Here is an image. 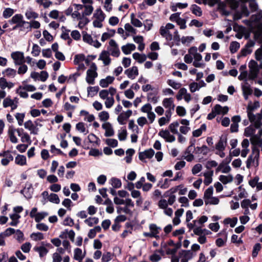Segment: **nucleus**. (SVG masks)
Masks as SVG:
<instances>
[{"mask_svg": "<svg viewBox=\"0 0 262 262\" xmlns=\"http://www.w3.org/2000/svg\"><path fill=\"white\" fill-rule=\"evenodd\" d=\"M262 13L258 15H253L250 20L247 21V25L253 31L255 39L261 43V48H262V24L260 23V19Z\"/></svg>", "mask_w": 262, "mask_h": 262, "instance_id": "nucleus-1", "label": "nucleus"}, {"mask_svg": "<svg viewBox=\"0 0 262 262\" xmlns=\"http://www.w3.org/2000/svg\"><path fill=\"white\" fill-rule=\"evenodd\" d=\"M251 142L255 146L252 148L251 155L248 158L247 161V167H250L251 166H257L258 165V159L259 157V150L256 147V145L261 146L262 140L256 138L255 137L251 138Z\"/></svg>", "mask_w": 262, "mask_h": 262, "instance_id": "nucleus-2", "label": "nucleus"}, {"mask_svg": "<svg viewBox=\"0 0 262 262\" xmlns=\"http://www.w3.org/2000/svg\"><path fill=\"white\" fill-rule=\"evenodd\" d=\"M259 106V103L258 101H255L254 103L250 102H249L247 108L248 118L250 121L254 124L256 128L259 127L261 124V116L258 114L256 115L253 114L252 113V111L258 107Z\"/></svg>", "mask_w": 262, "mask_h": 262, "instance_id": "nucleus-3", "label": "nucleus"}, {"mask_svg": "<svg viewBox=\"0 0 262 262\" xmlns=\"http://www.w3.org/2000/svg\"><path fill=\"white\" fill-rule=\"evenodd\" d=\"M105 18L106 15L101 8H97L95 10L92 17L93 26L96 28H102Z\"/></svg>", "mask_w": 262, "mask_h": 262, "instance_id": "nucleus-4", "label": "nucleus"}, {"mask_svg": "<svg viewBox=\"0 0 262 262\" xmlns=\"http://www.w3.org/2000/svg\"><path fill=\"white\" fill-rule=\"evenodd\" d=\"M82 10L81 4H71L64 11L67 16H71L74 19H79L81 18V15L79 11Z\"/></svg>", "mask_w": 262, "mask_h": 262, "instance_id": "nucleus-5", "label": "nucleus"}, {"mask_svg": "<svg viewBox=\"0 0 262 262\" xmlns=\"http://www.w3.org/2000/svg\"><path fill=\"white\" fill-rule=\"evenodd\" d=\"M188 53L191 56L192 59H194V61L193 62V65L195 68H204L205 67V64L200 62L202 59V55L198 52V49L195 47H192L190 48Z\"/></svg>", "mask_w": 262, "mask_h": 262, "instance_id": "nucleus-6", "label": "nucleus"}, {"mask_svg": "<svg viewBox=\"0 0 262 262\" xmlns=\"http://www.w3.org/2000/svg\"><path fill=\"white\" fill-rule=\"evenodd\" d=\"M97 68L95 63H93L90 68L86 71V81L90 84H94L95 79L97 77L98 74L96 72Z\"/></svg>", "mask_w": 262, "mask_h": 262, "instance_id": "nucleus-7", "label": "nucleus"}, {"mask_svg": "<svg viewBox=\"0 0 262 262\" xmlns=\"http://www.w3.org/2000/svg\"><path fill=\"white\" fill-rule=\"evenodd\" d=\"M249 73L248 74L249 80H254L258 75L259 67L258 63L254 60H251L248 64Z\"/></svg>", "mask_w": 262, "mask_h": 262, "instance_id": "nucleus-8", "label": "nucleus"}, {"mask_svg": "<svg viewBox=\"0 0 262 262\" xmlns=\"http://www.w3.org/2000/svg\"><path fill=\"white\" fill-rule=\"evenodd\" d=\"M108 52L110 53L113 56L118 57L120 55V52L119 47L116 41L114 39H111L109 41V46L107 48Z\"/></svg>", "mask_w": 262, "mask_h": 262, "instance_id": "nucleus-9", "label": "nucleus"}, {"mask_svg": "<svg viewBox=\"0 0 262 262\" xmlns=\"http://www.w3.org/2000/svg\"><path fill=\"white\" fill-rule=\"evenodd\" d=\"M176 98L178 100L184 99L186 102L188 103L191 101L192 97L191 95L187 92L186 89L182 88L179 90L176 95Z\"/></svg>", "mask_w": 262, "mask_h": 262, "instance_id": "nucleus-10", "label": "nucleus"}, {"mask_svg": "<svg viewBox=\"0 0 262 262\" xmlns=\"http://www.w3.org/2000/svg\"><path fill=\"white\" fill-rule=\"evenodd\" d=\"M11 57L15 65H21L25 62L23 52L20 51L13 52L11 54Z\"/></svg>", "mask_w": 262, "mask_h": 262, "instance_id": "nucleus-11", "label": "nucleus"}, {"mask_svg": "<svg viewBox=\"0 0 262 262\" xmlns=\"http://www.w3.org/2000/svg\"><path fill=\"white\" fill-rule=\"evenodd\" d=\"M162 103L163 106L167 109V114H170L172 111H174L175 104L172 98H165L163 100Z\"/></svg>", "mask_w": 262, "mask_h": 262, "instance_id": "nucleus-12", "label": "nucleus"}, {"mask_svg": "<svg viewBox=\"0 0 262 262\" xmlns=\"http://www.w3.org/2000/svg\"><path fill=\"white\" fill-rule=\"evenodd\" d=\"M82 39L84 42L98 48L101 46V43L97 40H94L91 35L86 33H83L82 35Z\"/></svg>", "mask_w": 262, "mask_h": 262, "instance_id": "nucleus-13", "label": "nucleus"}, {"mask_svg": "<svg viewBox=\"0 0 262 262\" xmlns=\"http://www.w3.org/2000/svg\"><path fill=\"white\" fill-rule=\"evenodd\" d=\"M17 98L12 99L10 97H7L4 99L3 105L5 108L11 107V110L13 111L17 108Z\"/></svg>", "mask_w": 262, "mask_h": 262, "instance_id": "nucleus-14", "label": "nucleus"}, {"mask_svg": "<svg viewBox=\"0 0 262 262\" xmlns=\"http://www.w3.org/2000/svg\"><path fill=\"white\" fill-rule=\"evenodd\" d=\"M158 135L162 138L167 142H173L176 140L175 137L171 135L170 132L166 129H162L159 133Z\"/></svg>", "mask_w": 262, "mask_h": 262, "instance_id": "nucleus-15", "label": "nucleus"}, {"mask_svg": "<svg viewBox=\"0 0 262 262\" xmlns=\"http://www.w3.org/2000/svg\"><path fill=\"white\" fill-rule=\"evenodd\" d=\"M155 155V151L152 148H149L144 151L140 152L139 154V159L142 162H145L146 159H151Z\"/></svg>", "mask_w": 262, "mask_h": 262, "instance_id": "nucleus-16", "label": "nucleus"}, {"mask_svg": "<svg viewBox=\"0 0 262 262\" xmlns=\"http://www.w3.org/2000/svg\"><path fill=\"white\" fill-rule=\"evenodd\" d=\"M132 111L128 110L126 112L121 113L117 118V121L121 125H124L126 123L127 120L132 115Z\"/></svg>", "mask_w": 262, "mask_h": 262, "instance_id": "nucleus-17", "label": "nucleus"}, {"mask_svg": "<svg viewBox=\"0 0 262 262\" xmlns=\"http://www.w3.org/2000/svg\"><path fill=\"white\" fill-rule=\"evenodd\" d=\"M98 59L103 62L104 66H108L111 62V58H110V54L107 51H102L99 55Z\"/></svg>", "mask_w": 262, "mask_h": 262, "instance_id": "nucleus-18", "label": "nucleus"}, {"mask_svg": "<svg viewBox=\"0 0 262 262\" xmlns=\"http://www.w3.org/2000/svg\"><path fill=\"white\" fill-rule=\"evenodd\" d=\"M24 125L25 128L30 131V134L33 135H37L38 134L39 129L35 126L32 121L28 120L25 122Z\"/></svg>", "mask_w": 262, "mask_h": 262, "instance_id": "nucleus-19", "label": "nucleus"}, {"mask_svg": "<svg viewBox=\"0 0 262 262\" xmlns=\"http://www.w3.org/2000/svg\"><path fill=\"white\" fill-rule=\"evenodd\" d=\"M125 74L130 79H134L138 75V69L137 67L134 66L125 71Z\"/></svg>", "mask_w": 262, "mask_h": 262, "instance_id": "nucleus-20", "label": "nucleus"}, {"mask_svg": "<svg viewBox=\"0 0 262 262\" xmlns=\"http://www.w3.org/2000/svg\"><path fill=\"white\" fill-rule=\"evenodd\" d=\"M82 4H81L82 9L84 8V11L82 15H91L94 11V7L93 6V3H85Z\"/></svg>", "mask_w": 262, "mask_h": 262, "instance_id": "nucleus-21", "label": "nucleus"}, {"mask_svg": "<svg viewBox=\"0 0 262 262\" xmlns=\"http://www.w3.org/2000/svg\"><path fill=\"white\" fill-rule=\"evenodd\" d=\"M102 127L105 130V137H111L114 134V131L111 124L109 122H105L102 125Z\"/></svg>", "mask_w": 262, "mask_h": 262, "instance_id": "nucleus-22", "label": "nucleus"}, {"mask_svg": "<svg viewBox=\"0 0 262 262\" xmlns=\"http://www.w3.org/2000/svg\"><path fill=\"white\" fill-rule=\"evenodd\" d=\"M115 80V77L111 76H107L105 78L102 79L99 81V85L103 88H107L112 84Z\"/></svg>", "mask_w": 262, "mask_h": 262, "instance_id": "nucleus-23", "label": "nucleus"}, {"mask_svg": "<svg viewBox=\"0 0 262 262\" xmlns=\"http://www.w3.org/2000/svg\"><path fill=\"white\" fill-rule=\"evenodd\" d=\"M149 229L151 232L152 236L156 239H159L160 236L159 234L161 230V227H158L155 224H151L149 225Z\"/></svg>", "mask_w": 262, "mask_h": 262, "instance_id": "nucleus-24", "label": "nucleus"}, {"mask_svg": "<svg viewBox=\"0 0 262 262\" xmlns=\"http://www.w3.org/2000/svg\"><path fill=\"white\" fill-rule=\"evenodd\" d=\"M85 256V252H82V250L80 248H77L74 251V258L79 261H82L83 258Z\"/></svg>", "mask_w": 262, "mask_h": 262, "instance_id": "nucleus-25", "label": "nucleus"}, {"mask_svg": "<svg viewBox=\"0 0 262 262\" xmlns=\"http://www.w3.org/2000/svg\"><path fill=\"white\" fill-rule=\"evenodd\" d=\"M231 170L229 165L225 162H222L216 169V172L221 171L223 173H228Z\"/></svg>", "mask_w": 262, "mask_h": 262, "instance_id": "nucleus-26", "label": "nucleus"}, {"mask_svg": "<svg viewBox=\"0 0 262 262\" xmlns=\"http://www.w3.org/2000/svg\"><path fill=\"white\" fill-rule=\"evenodd\" d=\"M15 163L19 166H23L27 165V158L23 155H17L14 159Z\"/></svg>", "mask_w": 262, "mask_h": 262, "instance_id": "nucleus-27", "label": "nucleus"}, {"mask_svg": "<svg viewBox=\"0 0 262 262\" xmlns=\"http://www.w3.org/2000/svg\"><path fill=\"white\" fill-rule=\"evenodd\" d=\"M227 145V138L221 137L219 142L215 144V149L218 150H225Z\"/></svg>", "mask_w": 262, "mask_h": 262, "instance_id": "nucleus-28", "label": "nucleus"}, {"mask_svg": "<svg viewBox=\"0 0 262 262\" xmlns=\"http://www.w3.org/2000/svg\"><path fill=\"white\" fill-rule=\"evenodd\" d=\"M213 175V171L212 170L207 171L203 173V176L205 177L204 183L205 185H209L212 183Z\"/></svg>", "mask_w": 262, "mask_h": 262, "instance_id": "nucleus-29", "label": "nucleus"}, {"mask_svg": "<svg viewBox=\"0 0 262 262\" xmlns=\"http://www.w3.org/2000/svg\"><path fill=\"white\" fill-rule=\"evenodd\" d=\"M243 95L246 100L248 99V96L251 95L252 90L247 82L242 85V86Z\"/></svg>", "mask_w": 262, "mask_h": 262, "instance_id": "nucleus-30", "label": "nucleus"}, {"mask_svg": "<svg viewBox=\"0 0 262 262\" xmlns=\"http://www.w3.org/2000/svg\"><path fill=\"white\" fill-rule=\"evenodd\" d=\"M121 49L124 54L128 55L136 49V46L133 43H127L123 46Z\"/></svg>", "mask_w": 262, "mask_h": 262, "instance_id": "nucleus-31", "label": "nucleus"}, {"mask_svg": "<svg viewBox=\"0 0 262 262\" xmlns=\"http://www.w3.org/2000/svg\"><path fill=\"white\" fill-rule=\"evenodd\" d=\"M214 111L216 112L217 115L222 114L225 115L226 114L228 111L229 108L228 106H222L219 104H216L214 107Z\"/></svg>", "mask_w": 262, "mask_h": 262, "instance_id": "nucleus-32", "label": "nucleus"}, {"mask_svg": "<svg viewBox=\"0 0 262 262\" xmlns=\"http://www.w3.org/2000/svg\"><path fill=\"white\" fill-rule=\"evenodd\" d=\"M160 33L167 41H170L173 38L172 35L170 33L169 30L164 29L163 26H161L160 29Z\"/></svg>", "mask_w": 262, "mask_h": 262, "instance_id": "nucleus-33", "label": "nucleus"}, {"mask_svg": "<svg viewBox=\"0 0 262 262\" xmlns=\"http://www.w3.org/2000/svg\"><path fill=\"white\" fill-rule=\"evenodd\" d=\"M81 116L84 117V120L89 122H91L95 119V117L93 115L90 114L88 112L85 110H82L80 112Z\"/></svg>", "mask_w": 262, "mask_h": 262, "instance_id": "nucleus-34", "label": "nucleus"}, {"mask_svg": "<svg viewBox=\"0 0 262 262\" xmlns=\"http://www.w3.org/2000/svg\"><path fill=\"white\" fill-rule=\"evenodd\" d=\"M9 22L11 24L22 23L23 24H25L28 23V22L23 20V16L20 14H17L13 16Z\"/></svg>", "mask_w": 262, "mask_h": 262, "instance_id": "nucleus-35", "label": "nucleus"}, {"mask_svg": "<svg viewBox=\"0 0 262 262\" xmlns=\"http://www.w3.org/2000/svg\"><path fill=\"white\" fill-rule=\"evenodd\" d=\"M238 195L233 197L235 200L238 201L240 199L247 197V192L244 188H243L241 186H239L238 187Z\"/></svg>", "mask_w": 262, "mask_h": 262, "instance_id": "nucleus-36", "label": "nucleus"}, {"mask_svg": "<svg viewBox=\"0 0 262 262\" xmlns=\"http://www.w3.org/2000/svg\"><path fill=\"white\" fill-rule=\"evenodd\" d=\"M2 73L7 77L13 78H14L16 75V71L13 69L9 68L3 71Z\"/></svg>", "mask_w": 262, "mask_h": 262, "instance_id": "nucleus-37", "label": "nucleus"}, {"mask_svg": "<svg viewBox=\"0 0 262 262\" xmlns=\"http://www.w3.org/2000/svg\"><path fill=\"white\" fill-rule=\"evenodd\" d=\"M188 6V4L185 3H177L175 4H173L171 6V9L172 11L175 12L178 10V9H184Z\"/></svg>", "mask_w": 262, "mask_h": 262, "instance_id": "nucleus-38", "label": "nucleus"}, {"mask_svg": "<svg viewBox=\"0 0 262 262\" xmlns=\"http://www.w3.org/2000/svg\"><path fill=\"white\" fill-rule=\"evenodd\" d=\"M25 16L28 19H36L38 17V14L29 9H28L25 13Z\"/></svg>", "mask_w": 262, "mask_h": 262, "instance_id": "nucleus-39", "label": "nucleus"}, {"mask_svg": "<svg viewBox=\"0 0 262 262\" xmlns=\"http://www.w3.org/2000/svg\"><path fill=\"white\" fill-rule=\"evenodd\" d=\"M133 57L140 63L145 61L147 58V56L145 54H140L137 52L134 53L133 54Z\"/></svg>", "mask_w": 262, "mask_h": 262, "instance_id": "nucleus-40", "label": "nucleus"}, {"mask_svg": "<svg viewBox=\"0 0 262 262\" xmlns=\"http://www.w3.org/2000/svg\"><path fill=\"white\" fill-rule=\"evenodd\" d=\"M34 250L39 253L40 257L45 256L48 252V249L44 246L35 247L34 248Z\"/></svg>", "mask_w": 262, "mask_h": 262, "instance_id": "nucleus-41", "label": "nucleus"}, {"mask_svg": "<svg viewBox=\"0 0 262 262\" xmlns=\"http://www.w3.org/2000/svg\"><path fill=\"white\" fill-rule=\"evenodd\" d=\"M190 10L192 13L196 16H201L202 15L201 8L196 5H192L190 6Z\"/></svg>", "mask_w": 262, "mask_h": 262, "instance_id": "nucleus-42", "label": "nucleus"}, {"mask_svg": "<svg viewBox=\"0 0 262 262\" xmlns=\"http://www.w3.org/2000/svg\"><path fill=\"white\" fill-rule=\"evenodd\" d=\"M148 101L153 104H156L159 100V97L157 96V93H149L147 95Z\"/></svg>", "mask_w": 262, "mask_h": 262, "instance_id": "nucleus-43", "label": "nucleus"}, {"mask_svg": "<svg viewBox=\"0 0 262 262\" xmlns=\"http://www.w3.org/2000/svg\"><path fill=\"white\" fill-rule=\"evenodd\" d=\"M88 140L90 142L94 144L99 146L100 143V140L94 134H90L88 137Z\"/></svg>", "mask_w": 262, "mask_h": 262, "instance_id": "nucleus-44", "label": "nucleus"}, {"mask_svg": "<svg viewBox=\"0 0 262 262\" xmlns=\"http://www.w3.org/2000/svg\"><path fill=\"white\" fill-rule=\"evenodd\" d=\"M233 179V177L230 174L227 176L221 175L219 177V180L224 184L231 182Z\"/></svg>", "mask_w": 262, "mask_h": 262, "instance_id": "nucleus-45", "label": "nucleus"}, {"mask_svg": "<svg viewBox=\"0 0 262 262\" xmlns=\"http://www.w3.org/2000/svg\"><path fill=\"white\" fill-rule=\"evenodd\" d=\"M179 126V123L178 121H175L171 123L169 125V129L171 133L173 134H179L178 128Z\"/></svg>", "mask_w": 262, "mask_h": 262, "instance_id": "nucleus-46", "label": "nucleus"}, {"mask_svg": "<svg viewBox=\"0 0 262 262\" xmlns=\"http://www.w3.org/2000/svg\"><path fill=\"white\" fill-rule=\"evenodd\" d=\"M135 154V150L132 148L128 149L126 151V156L125 157L124 160L127 163H130L132 160V156Z\"/></svg>", "mask_w": 262, "mask_h": 262, "instance_id": "nucleus-47", "label": "nucleus"}, {"mask_svg": "<svg viewBox=\"0 0 262 262\" xmlns=\"http://www.w3.org/2000/svg\"><path fill=\"white\" fill-rule=\"evenodd\" d=\"M113 0H104L103 3V9L106 12H110L113 9Z\"/></svg>", "mask_w": 262, "mask_h": 262, "instance_id": "nucleus-48", "label": "nucleus"}, {"mask_svg": "<svg viewBox=\"0 0 262 262\" xmlns=\"http://www.w3.org/2000/svg\"><path fill=\"white\" fill-rule=\"evenodd\" d=\"M237 222V218L236 217L233 218H226L224 220V223L225 224H229L232 228L234 227Z\"/></svg>", "mask_w": 262, "mask_h": 262, "instance_id": "nucleus-49", "label": "nucleus"}, {"mask_svg": "<svg viewBox=\"0 0 262 262\" xmlns=\"http://www.w3.org/2000/svg\"><path fill=\"white\" fill-rule=\"evenodd\" d=\"M130 21L132 24L136 27H141L142 26V22L135 17L134 13L130 14Z\"/></svg>", "mask_w": 262, "mask_h": 262, "instance_id": "nucleus-50", "label": "nucleus"}, {"mask_svg": "<svg viewBox=\"0 0 262 262\" xmlns=\"http://www.w3.org/2000/svg\"><path fill=\"white\" fill-rule=\"evenodd\" d=\"M76 129L80 133L87 134L89 130L85 128V125L83 122H79L76 125Z\"/></svg>", "mask_w": 262, "mask_h": 262, "instance_id": "nucleus-51", "label": "nucleus"}, {"mask_svg": "<svg viewBox=\"0 0 262 262\" xmlns=\"http://www.w3.org/2000/svg\"><path fill=\"white\" fill-rule=\"evenodd\" d=\"M167 84L174 90H178L181 86V84L179 82H176L172 79H168L167 80Z\"/></svg>", "mask_w": 262, "mask_h": 262, "instance_id": "nucleus-52", "label": "nucleus"}, {"mask_svg": "<svg viewBox=\"0 0 262 262\" xmlns=\"http://www.w3.org/2000/svg\"><path fill=\"white\" fill-rule=\"evenodd\" d=\"M206 129V125L205 124H203L201 125L199 128L194 130L192 132L193 136L195 137H198L202 135L203 131H205Z\"/></svg>", "mask_w": 262, "mask_h": 262, "instance_id": "nucleus-53", "label": "nucleus"}, {"mask_svg": "<svg viewBox=\"0 0 262 262\" xmlns=\"http://www.w3.org/2000/svg\"><path fill=\"white\" fill-rule=\"evenodd\" d=\"M249 14V11L246 7L243 6L242 8V13L240 14L238 12L234 14V17L236 19H240L242 15L247 16Z\"/></svg>", "mask_w": 262, "mask_h": 262, "instance_id": "nucleus-54", "label": "nucleus"}, {"mask_svg": "<svg viewBox=\"0 0 262 262\" xmlns=\"http://www.w3.org/2000/svg\"><path fill=\"white\" fill-rule=\"evenodd\" d=\"M99 222V219L96 217H89L84 221V223L89 226L92 227L97 224Z\"/></svg>", "mask_w": 262, "mask_h": 262, "instance_id": "nucleus-55", "label": "nucleus"}, {"mask_svg": "<svg viewBox=\"0 0 262 262\" xmlns=\"http://www.w3.org/2000/svg\"><path fill=\"white\" fill-rule=\"evenodd\" d=\"M15 129H11L8 131V135L9 136L10 141L13 143H16L18 142V139L15 135Z\"/></svg>", "mask_w": 262, "mask_h": 262, "instance_id": "nucleus-56", "label": "nucleus"}, {"mask_svg": "<svg viewBox=\"0 0 262 262\" xmlns=\"http://www.w3.org/2000/svg\"><path fill=\"white\" fill-rule=\"evenodd\" d=\"M30 237L35 241H41L44 238L43 234L41 232L32 233Z\"/></svg>", "mask_w": 262, "mask_h": 262, "instance_id": "nucleus-57", "label": "nucleus"}, {"mask_svg": "<svg viewBox=\"0 0 262 262\" xmlns=\"http://www.w3.org/2000/svg\"><path fill=\"white\" fill-rule=\"evenodd\" d=\"M240 47L239 43L237 41H232L230 43V51L232 53H234L237 51Z\"/></svg>", "mask_w": 262, "mask_h": 262, "instance_id": "nucleus-58", "label": "nucleus"}, {"mask_svg": "<svg viewBox=\"0 0 262 262\" xmlns=\"http://www.w3.org/2000/svg\"><path fill=\"white\" fill-rule=\"evenodd\" d=\"M48 200L53 203L59 204L60 199L57 194L55 193H51L48 196Z\"/></svg>", "mask_w": 262, "mask_h": 262, "instance_id": "nucleus-59", "label": "nucleus"}, {"mask_svg": "<svg viewBox=\"0 0 262 262\" xmlns=\"http://www.w3.org/2000/svg\"><path fill=\"white\" fill-rule=\"evenodd\" d=\"M128 128L136 134L139 133V127L136 124H135L134 121L133 120H130L129 121Z\"/></svg>", "mask_w": 262, "mask_h": 262, "instance_id": "nucleus-60", "label": "nucleus"}, {"mask_svg": "<svg viewBox=\"0 0 262 262\" xmlns=\"http://www.w3.org/2000/svg\"><path fill=\"white\" fill-rule=\"evenodd\" d=\"M10 217L12 220V222L10 223V225L12 226H16L18 223V220L20 218V215L14 213L11 215Z\"/></svg>", "mask_w": 262, "mask_h": 262, "instance_id": "nucleus-61", "label": "nucleus"}, {"mask_svg": "<svg viewBox=\"0 0 262 262\" xmlns=\"http://www.w3.org/2000/svg\"><path fill=\"white\" fill-rule=\"evenodd\" d=\"M205 204H210V205H217L220 202L219 198L216 196H212L209 199L205 201Z\"/></svg>", "mask_w": 262, "mask_h": 262, "instance_id": "nucleus-62", "label": "nucleus"}, {"mask_svg": "<svg viewBox=\"0 0 262 262\" xmlns=\"http://www.w3.org/2000/svg\"><path fill=\"white\" fill-rule=\"evenodd\" d=\"M213 188L212 186L208 188L204 192V198L205 201L212 196Z\"/></svg>", "mask_w": 262, "mask_h": 262, "instance_id": "nucleus-63", "label": "nucleus"}, {"mask_svg": "<svg viewBox=\"0 0 262 262\" xmlns=\"http://www.w3.org/2000/svg\"><path fill=\"white\" fill-rule=\"evenodd\" d=\"M110 183L112 186L116 188H120L121 186V181L117 178H112L110 180Z\"/></svg>", "mask_w": 262, "mask_h": 262, "instance_id": "nucleus-64", "label": "nucleus"}]
</instances>
